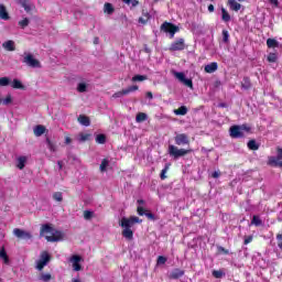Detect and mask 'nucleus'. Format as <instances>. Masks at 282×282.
<instances>
[{
	"instance_id": "f257e3e1",
	"label": "nucleus",
	"mask_w": 282,
	"mask_h": 282,
	"mask_svg": "<svg viewBox=\"0 0 282 282\" xmlns=\"http://www.w3.org/2000/svg\"><path fill=\"white\" fill-rule=\"evenodd\" d=\"M135 224H142V219L138 216H130L129 218L122 217L119 226L122 228L121 235L127 241H133V231L131 228L135 226Z\"/></svg>"
},
{
	"instance_id": "f03ea898",
	"label": "nucleus",
	"mask_w": 282,
	"mask_h": 282,
	"mask_svg": "<svg viewBox=\"0 0 282 282\" xmlns=\"http://www.w3.org/2000/svg\"><path fill=\"white\" fill-rule=\"evenodd\" d=\"M40 235L41 237H43V235H52L45 236L46 241H50L51 243L61 241L63 239V231L54 230V227L51 226L50 224L42 225L40 229Z\"/></svg>"
},
{
	"instance_id": "7ed1b4c3",
	"label": "nucleus",
	"mask_w": 282,
	"mask_h": 282,
	"mask_svg": "<svg viewBox=\"0 0 282 282\" xmlns=\"http://www.w3.org/2000/svg\"><path fill=\"white\" fill-rule=\"evenodd\" d=\"M192 150H186V149H178L175 145H169V155L171 158H174V160H180V158H184V155H188Z\"/></svg>"
},
{
	"instance_id": "20e7f679",
	"label": "nucleus",
	"mask_w": 282,
	"mask_h": 282,
	"mask_svg": "<svg viewBox=\"0 0 282 282\" xmlns=\"http://www.w3.org/2000/svg\"><path fill=\"white\" fill-rule=\"evenodd\" d=\"M161 31L165 32V34H170V39H174L175 33L180 32V26H177L171 22H163L161 25Z\"/></svg>"
},
{
	"instance_id": "39448f33",
	"label": "nucleus",
	"mask_w": 282,
	"mask_h": 282,
	"mask_svg": "<svg viewBox=\"0 0 282 282\" xmlns=\"http://www.w3.org/2000/svg\"><path fill=\"white\" fill-rule=\"evenodd\" d=\"M22 63H24L25 65H28V67H33V68H37L41 69L42 65L41 62L36 58H34V55H32L31 53H28Z\"/></svg>"
},
{
	"instance_id": "423d86ee",
	"label": "nucleus",
	"mask_w": 282,
	"mask_h": 282,
	"mask_svg": "<svg viewBox=\"0 0 282 282\" xmlns=\"http://www.w3.org/2000/svg\"><path fill=\"white\" fill-rule=\"evenodd\" d=\"M50 261H52V256L50 252L42 251L40 254V260L37 261L36 269L40 271L43 270V268H45Z\"/></svg>"
},
{
	"instance_id": "0eeeda50",
	"label": "nucleus",
	"mask_w": 282,
	"mask_h": 282,
	"mask_svg": "<svg viewBox=\"0 0 282 282\" xmlns=\"http://www.w3.org/2000/svg\"><path fill=\"white\" fill-rule=\"evenodd\" d=\"M278 155L276 156H269L268 164L269 166H279L282 169V148H278Z\"/></svg>"
},
{
	"instance_id": "6e6552de",
	"label": "nucleus",
	"mask_w": 282,
	"mask_h": 282,
	"mask_svg": "<svg viewBox=\"0 0 282 282\" xmlns=\"http://www.w3.org/2000/svg\"><path fill=\"white\" fill-rule=\"evenodd\" d=\"M184 50H186V43L184 42V39H182V37L174 41L170 45V52H182Z\"/></svg>"
},
{
	"instance_id": "1a4fd4ad",
	"label": "nucleus",
	"mask_w": 282,
	"mask_h": 282,
	"mask_svg": "<svg viewBox=\"0 0 282 282\" xmlns=\"http://www.w3.org/2000/svg\"><path fill=\"white\" fill-rule=\"evenodd\" d=\"M174 141H175V144H177V147L191 144V139L188 138V134H186V133L176 134L174 138Z\"/></svg>"
},
{
	"instance_id": "9d476101",
	"label": "nucleus",
	"mask_w": 282,
	"mask_h": 282,
	"mask_svg": "<svg viewBox=\"0 0 282 282\" xmlns=\"http://www.w3.org/2000/svg\"><path fill=\"white\" fill-rule=\"evenodd\" d=\"M139 87L138 85L129 86L126 89H122L121 91H117L112 95V98H122V96H128V94H131L132 91H138Z\"/></svg>"
},
{
	"instance_id": "9b49d317",
	"label": "nucleus",
	"mask_w": 282,
	"mask_h": 282,
	"mask_svg": "<svg viewBox=\"0 0 282 282\" xmlns=\"http://www.w3.org/2000/svg\"><path fill=\"white\" fill-rule=\"evenodd\" d=\"M80 261H83V257L78 254L72 256L70 263H73V270H75V272H80V270H83V265H80Z\"/></svg>"
},
{
	"instance_id": "f8f14e48",
	"label": "nucleus",
	"mask_w": 282,
	"mask_h": 282,
	"mask_svg": "<svg viewBox=\"0 0 282 282\" xmlns=\"http://www.w3.org/2000/svg\"><path fill=\"white\" fill-rule=\"evenodd\" d=\"M229 134L231 138H243V131H241V126H231L229 129Z\"/></svg>"
},
{
	"instance_id": "ddd939ff",
	"label": "nucleus",
	"mask_w": 282,
	"mask_h": 282,
	"mask_svg": "<svg viewBox=\"0 0 282 282\" xmlns=\"http://www.w3.org/2000/svg\"><path fill=\"white\" fill-rule=\"evenodd\" d=\"M13 235H15L18 239H32V234L30 231L19 228L13 229Z\"/></svg>"
},
{
	"instance_id": "4468645a",
	"label": "nucleus",
	"mask_w": 282,
	"mask_h": 282,
	"mask_svg": "<svg viewBox=\"0 0 282 282\" xmlns=\"http://www.w3.org/2000/svg\"><path fill=\"white\" fill-rule=\"evenodd\" d=\"M0 19L2 21H10V13H8V9L4 4L0 3Z\"/></svg>"
},
{
	"instance_id": "2eb2a0df",
	"label": "nucleus",
	"mask_w": 282,
	"mask_h": 282,
	"mask_svg": "<svg viewBox=\"0 0 282 282\" xmlns=\"http://www.w3.org/2000/svg\"><path fill=\"white\" fill-rule=\"evenodd\" d=\"M45 131H47V128H45V126H43V124H37L33 129V133H34V135H36V138H41V135H43L45 133Z\"/></svg>"
},
{
	"instance_id": "dca6fc26",
	"label": "nucleus",
	"mask_w": 282,
	"mask_h": 282,
	"mask_svg": "<svg viewBox=\"0 0 282 282\" xmlns=\"http://www.w3.org/2000/svg\"><path fill=\"white\" fill-rule=\"evenodd\" d=\"M227 6H229L230 10L234 12H239V10H241V4L237 2V0H228Z\"/></svg>"
},
{
	"instance_id": "f3484780",
	"label": "nucleus",
	"mask_w": 282,
	"mask_h": 282,
	"mask_svg": "<svg viewBox=\"0 0 282 282\" xmlns=\"http://www.w3.org/2000/svg\"><path fill=\"white\" fill-rule=\"evenodd\" d=\"M77 120L79 124H83V127H89V124H91V120L85 115H79Z\"/></svg>"
},
{
	"instance_id": "a211bd4d",
	"label": "nucleus",
	"mask_w": 282,
	"mask_h": 282,
	"mask_svg": "<svg viewBox=\"0 0 282 282\" xmlns=\"http://www.w3.org/2000/svg\"><path fill=\"white\" fill-rule=\"evenodd\" d=\"M217 68H218L217 62H213L205 66V72L206 74H215V72H217Z\"/></svg>"
},
{
	"instance_id": "6ab92c4d",
	"label": "nucleus",
	"mask_w": 282,
	"mask_h": 282,
	"mask_svg": "<svg viewBox=\"0 0 282 282\" xmlns=\"http://www.w3.org/2000/svg\"><path fill=\"white\" fill-rule=\"evenodd\" d=\"M182 276H184V270L181 269H174L171 274H170V279H182Z\"/></svg>"
},
{
	"instance_id": "aec40b11",
	"label": "nucleus",
	"mask_w": 282,
	"mask_h": 282,
	"mask_svg": "<svg viewBox=\"0 0 282 282\" xmlns=\"http://www.w3.org/2000/svg\"><path fill=\"white\" fill-rule=\"evenodd\" d=\"M2 47L7 50V52H14L17 50V46H14V41L9 40L2 44Z\"/></svg>"
},
{
	"instance_id": "412c9836",
	"label": "nucleus",
	"mask_w": 282,
	"mask_h": 282,
	"mask_svg": "<svg viewBox=\"0 0 282 282\" xmlns=\"http://www.w3.org/2000/svg\"><path fill=\"white\" fill-rule=\"evenodd\" d=\"M17 167L20 171H23L25 169V162H28V158L26 156H19L17 160Z\"/></svg>"
},
{
	"instance_id": "4be33fe9",
	"label": "nucleus",
	"mask_w": 282,
	"mask_h": 282,
	"mask_svg": "<svg viewBox=\"0 0 282 282\" xmlns=\"http://www.w3.org/2000/svg\"><path fill=\"white\" fill-rule=\"evenodd\" d=\"M18 3L25 10V12H32V7H30L28 0H18Z\"/></svg>"
},
{
	"instance_id": "5701e85b",
	"label": "nucleus",
	"mask_w": 282,
	"mask_h": 282,
	"mask_svg": "<svg viewBox=\"0 0 282 282\" xmlns=\"http://www.w3.org/2000/svg\"><path fill=\"white\" fill-rule=\"evenodd\" d=\"M247 147L250 151H259V143H257V140L252 139L247 143Z\"/></svg>"
},
{
	"instance_id": "b1692460",
	"label": "nucleus",
	"mask_w": 282,
	"mask_h": 282,
	"mask_svg": "<svg viewBox=\"0 0 282 282\" xmlns=\"http://www.w3.org/2000/svg\"><path fill=\"white\" fill-rule=\"evenodd\" d=\"M11 87L13 89H22V90H25V86L23 85V83H21V80L19 79H13L12 84H11Z\"/></svg>"
},
{
	"instance_id": "393cba45",
	"label": "nucleus",
	"mask_w": 282,
	"mask_h": 282,
	"mask_svg": "<svg viewBox=\"0 0 282 282\" xmlns=\"http://www.w3.org/2000/svg\"><path fill=\"white\" fill-rule=\"evenodd\" d=\"M175 116H186L188 113V108L186 106H181L178 109L174 110Z\"/></svg>"
},
{
	"instance_id": "a878e982",
	"label": "nucleus",
	"mask_w": 282,
	"mask_h": 282,
	"mask_svg": "<svg viewBox=\"0 0 282 282\" xmlns=\"http://www.w3.org/2000/svg\"><path fill=\"white\" fill-rule=\"evenodd\" d=\"M267 46L272 50V48H275V47H279V41L272 39V37H269L267 40Z\"/></svg>"
},
{
	"instance_id": "bb28decb",
	"label": "nucleus",
	"mask_w": 282,
	"mask_h": 282,
	"mask_svg": "<svg viewBox=\"0 0 282 282\" xmlns=\"http://www.w3.org/2000/svg\"><path fill=\"white\" fill-rule=\"evenodd\" d=\"M0 259L4 261V263H10V258L8 257V252L6 251V247L0 249Z\"/></svg>"
},
{
	"instance_id": "cd10ccee",
	"label": "nucleus",
	"mask_w": 282,
	"mask_h": 282,
	"mask_svg": "<svg viewBox=\"0 0 282 282\" xmlns=\"http://www.w3.org/2000/svg\"><path fill=\"white\" fill-rule=\"evenodd\" d=\"M116 9H113V4L109 3V2H106L104 4V12L106 14H111L112 12H115Z\"/></svg>"
},
{
	"instance_id": "c85d7f7f",
	"label": "nucleus",
	"mask_w": 282,
	"mask_h": 282,
	"mask_svg": "<svg viewBox=\"0 0 282 282\" xmlns=\"http://www.w3.org/2000/svg\"><path fill=\"white\" fill-rule=\"evenodd\" d=\"M242 89H250L252 87V83L250 82V77H243L241 83Z\"/></svg>"
},
{
	"instance_id": "c756f323",
	"label": "nucleus",
	"mask_w": 282,
	"mask_h": 282,
	"mask_svg": "<svg viewBox=\"0 0 282 282\" xmlns=\"http://www.w3.org/2000/svg\"><path fill=\"white\" fill-rule=\"evenodd\" d=\"M221 19L225 23L230 21V13L226 10V8H221Z\"/></svg>"
},
{
	"instance_id": "7c9ffc66",
	"label": "nucleus",
	"mask_w": 282,
	"mask_h": 282,
	"mask_svg": "<svg viewBox=\"0 0 282 282\" xmlns=\"http://www.w3.org/2000/svg\"><path fill=\"white\" fill-rule=\"evenodd\" d=\"M46 144H47V149L52 153H56V143L52 142V140H50V138H46Z\"/></svg>"
},
{
	"instance_id": "2f4dec72",
	"label": "nucleus",
	"mask_w": 282,
	"mask_h": 282,
	"mask_svg": "<svg viewBox=\"0 0 282 282\" xmlns=\"http://www.w3.org/2000/svg\"><path fill=\"white\" fill-rule=\"evenodd\" d=\"M149 77L147 75H134L132 77V83H142L147 80Z\"/></svg>"
},
{
	"instance_id": "473e14b6",
	"label": "nucleus",
	"mask_w": 282,
	"mask_h": 282,
	"mask_svg": "<svg viewBox=\"0 0 282 282\" xmlns=\"http://www.w3.org/2000/svg\"><path fill=\"white\" fill-rule=\"evenodd\" d=\"M267 61L268 63H276V61H279V55H276V53H269Z\"/></svg>"
},
{
	"instance_id": "72a5a7b5",
	"label": "nucleus",
	"mask_w": 282,
	"mask_h": 282,
	"mask_svg": "<svg viewBox=\"0 0 282 282\" xmlns=\"http://www.w3.org/2000/svg\"><path fill=\"white\" fill-rule=\"evenodd\" d=\"M107 166H109V160L104 159V160L101 161L100 166H99L100 172H101V173L107 172Z\"/></svg>"
},
{
	"instance_id": "f704fd0d",
	"label": "nucleus",
	"mask_w": 282,
	"mask_h": 282,
	"mask_svg": "<svg viewBox=\"0 0 282 282\" xmlns=\"http://www.w3.org/2000/svg\"><path fill=\"white\" fill-rule=\"evenodd\" d=\"M95 140H96L97 144H105V142H107V135L97 134Z\"/></svg>"
},
{
	"instance_id": "c9c22d12",
	"label": "nucleus",
	"mask_w": 282,
	"mask_h": 282,
	"mask_svg": "<svg viewBox=\"0 0 282 282\" xmlns=\"http://www.w3.org/2000/svg\"><path fill=\"white\" fill-rule=\"evenodd\" d=\"M18 25H20V28L22 30H25V28H28V25H30V19L24 18L23 20L18 22Z\"/></svg>"
},
{
	"instance_id": "e433bc0d",
	"label": "nucleus",
	"mask_w": 282,
	"mask_h": 282,
	"mask_svg": "<svg viewBox=\"0 0 282 282\" xmlns=\"http://www.w3.org/2000/svg\"><path fill=\"white\" fill-rule=\"evenodd\" d=\"M251 224L253 226H261L263 224V220H261L259 216L254 215L251 219Z\"/></svg>"
},
{
	"instance_id": "4c0bfd02",
	"label": "nucleus",
	"mask_w": 282,
	"mask_h": 282,
	"mask_svg": "<svg viewBox=\"0 0 282 282\" xmlns=\"http://www.w3.org/2000/svg\"><path fill=\"white\" fill-rule=\"evenodd\" d=\"M147 113H144V112H139L138 115H137V117H135V121L137 122H144V121H147Z\"/></svg>"
},
{
	"instance_id": "58836bf2",
	"label": "nucleus",
	"mask_w": 282,
	"mask_h": 282,
	"mask_svg": "<svg viewBox=\"0 0 282 282\" xmlns=\"http://www.w3.org/2000/svg\"><path fill=\"white\" fill-rule=\"evenodd\" d=\"M212 274L215 279H221L223 276H226V273H224L221 270H214Z\"/></svg>"
},
{
	"instance_id": "ea45409f",
	"label": "nucleus",
	"mask_w": 282,
	"mask_h": 282,
	"mask_svg": "<svg viewBox=\"0 0 282 282\" xmlns=\"http://www.w3.org/2000/svg\"><path fill=\"white\" fill-rule=\"evenodd\" d=\"M223 43H230V33L228 30H223Z\"/></svg>"
},
{
	"instance_id": "a19ab883",
	"label": "nucleus",
	"mask_w": 282,
	"mask_h": 282,
	"mask_svg": "<svg viewBox=\"0 0 282 282\" xmlns=\"http://www.w3.org/2000/svg\"><path fill=\"white\" fill-rule=\"evenodd\" d=\"M175 78L180 80V83H184L186 75L184 73L173 72Z\"/></svg>"
},
{
	"instance_id": "79ce46f5",
	"label": "nucleus",
	"mask_w": 282,
	"mask_h": 282,
	"mask_svg": "<svg viewBox=\"0 0 282 282\" xmlns=\"http://www.w3.org/2000/svg\"><path fill=\"white\" fill-rule=\"evenodd\" d=\"M40 281H43V282L52 281V274H50V273H42L40 275Z\"/></svg>"
},
{
	"instance_id": "37998d69",
	"label": "nucleus",
	"mask_w": 282,
	"mask_h": 282,
	"mask_svg": "<svg viewBox=\"0 0 282 282\" xmlns=\"http://www.w3.org/2000/svg\"><path fill=\"white\" fill-rule=\"evenodd\" d=\"M170 164H165L164 169L161 171L160 177L161 180H166V173H169Z\"/></svg>"
},
{
	"instance_id": "c03bdc74",
	"label": "nucleus",
	"mask_w": 282,
	"mask_h": 282,
	"mask_svg": "<svg viewBox=\"0 0 282 282\" xmlns=\"http://www.w3.org/2000/svg\"><path fill=\"white\" fill-rule=\"evenodd\" d=\"M89 138H91L90 133H79V142H87V140H89Z\"/></svg>"
},
{
	"instance_id": "a18cd8bd",
	"label": "nucleus",
	"mask_w": 282,
	"mask_h": 282,
	"mask_svg": "<svg viewBox=\"0 0 282 282\" xmlns=\"http://www.w3.org/2000/svg\"><path fill=\"white\" fill-rule=\"evenodd\" d=\"M77 91H79V94H85V91H87V84L79 83L77 86Z\"/></svg>"
},
{
	"instance_id": "49530a36",
	"label": "nucleus",
	"mask_w": 282,
	"mask_h": 282,
	"mask_svg": "<svg viewBox=\"0 0 282 282\" xmlns=\"http://www.w3.org/2000/svg\"><path fill=\"white\" fill-rule=\"evenodd\" d=\"M53 199H54L55 202H63V193H62V192H55V193L53 194Z\"/></svg>"
},
{
	"instance_id": "de8ad7c7",
	"label": "nucleus",
	"mask_w": 282,
	"mask_h": 282,
	"mask_svg": "<svg viewBox=\"0 0 282 282\" xmlns=\"http://www.w3.org/2000/svg\"><path fill=\"white\" fill-rule=\"evenodd\" d=\"M10 85V79L8 77L0 78V87H8Z\"/></svg>"
},
{
	"instance_id": "09e8293b",
	"label": "nucleus",
	"mask_w": 282,
	"mask_h": 282,
	"mask_svg": "<svg viewBox=\"0 0 282 282\" xmlns=\"http://www.w3.org/2000/svg\"><path fill=\"white\" fill-rule=\"evenodd\" d=\"M93 217H94V212L91 210L84 212V219H86V221H89V219H93Z\"/></svg>"
},
{
	"instance_id": "8fccbe9b",
	"label": "nucleus",
	"mask_w": 282,
	"mask_h": 282,
	"mask_svg": "<svg viewBox=\"0 0 282 282\" xmlns=\"http://www.w3.org/2000/svg\"><path fill=\"white\" fill-rule=\"evenodd\" d=\"M185 87H189V89H193V79H188L185 77V79L182 82Z\"/></svg>"
},
{
	"instance_id": "3c124183",
	"label": "nucleus",
	"mask_w": 282,
	"mask_h": 282,
	"mask_svg": "<svg viewBox=\"0 0 282 282\" xmlns=\"http://www.w3.org/2000/svg\"><path fill=\"white\" fill-rule=\"evenodd\" d=\"M158 265H164L166 263V257L164 256H159L156 260Z\"/></svg>"
},
{
	"instance_id": "603ef678",
	"label": "nucleus",
	"mask_w": 282,
	"mask_h": 282,
	"mask_svg": "<svg viewBox=\"0 0 282 282\" xmlns=\"http://www.w3.org/2000/svg\"><path fill=\"white\" fill-rule=\"evenodd\" d=\"M145 217L148 219H150L151 221H156L158 217H155V214L151 213V212H147L145 213Z\"/></svg>"
},
{
	"instance_id": "864d4df0",
	"label": "nucleus",
	"mask_w": 282,
	"mask_h": 282,
	"mask_svg": "<svg viewBox=\"0 0 282 282\" xmlns=\"http://www.w3.org/2000/svg\"><path fill=\"white\" fill-rule=\"evenodd\" d=\"M217 250H218V252L220 253V254H230V251H228V249H226V248H224V247H218L217 248Z\"/></svg>"
},
{
	"instance_id": "5fc2aeb1",
	"label": "nucleus",
	"mask_w": 282,
	"mask_h": 282,
	"mask_svg": "<svg viewBox=\"0 0 282 282\" xmlns=\"http://www.w3.org/2000/svg\"><path fill=\"white\" fill-rule=\"evenodd\" d=\"M137 213H138V215H140V217H143V215H145L147 212L144 210V207L138 206Z\"/></svg>"
},
{
	"instance_id": "6e6d98bb",
	"label": "nucleus",
	"mask_w": 282,
	"mask_h": 282,
	"mask_svg": "<svg viewBox=\"0 0 282 282\" xmlns=\"http://www.w3.org/2000/svg\"><path fill=\"white\" fill-rule=\"evenodd\" d=\"M276 239H278V248L282 250V234H278Z\"/></svg>"
},
{
	"instance_id": "4d7b16f0",
	"label": "nucleus",
	"mask_w": 282,
	"mask_h": 282,
	"mask_svg": "<svg viewBox=\"0 0 282 282\" xmlns=\"http://www.w3.org/2000/svg\"><path fill=\"white\" fill-rule=\"evenodd\" d=\"M252 239H253L252 236H246L243 241L245 246H248V243H252Z\"/></svg>"
},
{
	"instance_id": "13d9d810",
	"label": "nucleus",
	"mask_w": 282,
	"mask_h": 282,
	"mask_svg": "<svg viewBox=\"0 0 282 282\" xmlns=\"http://www.w3.org/2000/svg\"><path fill=\"white\" fill-rule=\"evenodd\" d=\"M10 102H12V97L11 96H7L4 101H3V105H10Z\"/></svg>"
},
{
	"instance_id": "bf43d9fd",
	"label": "nucleus",
	"mask_w": 282,
	"mask_h": 282,
	"mask_svg": "<svg viewBox=\"0 0 282 282\" xmlns=\"http://www.w3.org/2000/svg\"><path fill=\"white\" fill-rule=\"evenodd\" d=\"M240 131H250V127L248 124L240 126Z\"/></svg>"
},
{
	"instance_id": "052dcab7",
	"label": "nucleus",
	"mask_w": 282,
	"mask_h": 282,
	"mask_svg": "<svg viewBox=\"0 0 282 282\" xmlns=\"http://www.w3.org/2000/svg\"><path fill=\"white\" fill-rule=\"evenodd\" d=\"M130 3L132 6V8H137V6H140V1H138V0H131Z\"/></svg>"
},
{
	"instance_id": "680f3d73",
	"label": "nucleus",
	"mask_w": 282,
	"mask_h": 282,
	"mask_svg": "<svg viewBox=\"0 0 282 282\" xmlns=\"http://www.w3.org/2000/svg\"><path fill=\"white\" fill-rule=\"evenodd\" d=\"M219 175H221L219 172H213L212 177H214V180H217Z\"/></svg>"
},
{
	"instance_id": "e2e57ef3",
	"label": "nucleus",
	"mask_w": 282,
	"mask_h": 282,
	"mask_svg": "<svg viewBox=\"0 0 282 282\" xmlns=\"http://www.w3.org/2000/svg\"><path fill=\"white\" fill-rule=\"evenodd\" d=\"M65 144H72V138L65 137Z\"/></svg>"
},
{
	"instance_id": "0e129e2a",
	"label": "nucleus",
	"mask_w": 282,
	"mask_h": 282,
	"mask_svg": "<svg viewBox=\"0 0 282 282\" xmlns=\"http://www.w3.org/2000/svg\"><path fill=\"white\" fill-rule=\"evenodd\" d=\"M208 12H215V6L209 4L208 6Z\"/></svg>"
},
{
	"instance_id": "69168bd1",
	"label": "nucleus",
	"mask_w": 282,
	"mask_h": 282,
	"mask_svg": "<svg viewBox=\"0 0 282 282\" xmlns=\"http://www.w3.org/2000/svg\"><path fill=\"white\" fill-rule=\"evenodd\" d=\"M147 98H150V100L153 99V93L148 91V93H147Z\"/></svg>"
},
{
	"instance_id": "338daca9",
	"label": "nucleus",
	"mask_w": 282,
	"mask_h": 282,
	"mask_svg": "<svg viewBox=\"0 0 282 282\" xmlns=\"http://www.w3.org/2000/svg\"><path fill=\"white\" fill-rule=\"evenodd\" d=\"M273 6H279V0H269Z\"/></svg>"
},
{
	"instance_id": "774afa93",
	"label": "nucleus",
	"mask_w": 282,
	"mask_h": 282,
	"mask_svg": "<svg viewBox=\"0 0 282 282\" xmlns=\"http://www.w3.org/2000/svg\"><path fill=\"white\" fill-rule=\"evenodd\" d=\"M139 23H142L144 25L147 24V20H144L143 18H139Z\"/></svg>"
}]
</instances>
